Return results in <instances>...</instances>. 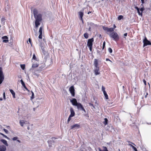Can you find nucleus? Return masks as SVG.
Here are the masks:
<instances>
[{
	"instance_id": "f257e3e1",
	"label": "nucleus",
	"mask_w": 151,
	"mask_h": 151,
	"mask_svg": "<svg viewBox=\"0 0 151 151\" xmlns=\"http://www.w3.org/2000/svg\"><path fill=\"white\" fill-rule=\"evenodd\" d=\"M109 36L116 42L118 41L119 40V37L117 33L116 32H112L109 34Z\"/></svg>"
},
{
	"instance_id": "f03ea898",
	"label": "nucleus",
	"mask_w": 151,
	"mask_h": 151,
	"mask_svg": "<svg viewBox=\"0 0 151 151\" xmlns=\"http://www.w3.org/2000/svg\"><path fill=\"white\" fill-rule=\"evenodd\" d=\"M116 27V25L114 24V27H111L109 28L108 27L103 26L102 28L106 32V33L108 34H109L107 33V32H111L114 31V29Z\"/></svg>"
},
{
	"instance_id": "7ed1b4c3",
	"label": "nucleus",
	"mask_w": 151,
	"mask_h": 151,
	"mask_svg": "<svg viewBox=\"0 0 151 151\" xmlns=\"http://www.w3.org/2000/svg\"><path fill=\"white\" fill-rule=\"evenodd\" d=\"M94 41V39L93 38L91 39H89L87 43V46L89 48V50L91 51L92 50V47L93 46V43Z\"/></svg>"
},
{
	"instance_id": "20e7f679",
	"label": "nucleus",
	"mask_w": 151,
	"mask_h": 151,
	"mask_svg": "<svg viewBox=\"0 0 151 151\" xmlns=\"http://www.w3.org/2000/svg\"><path fill=\"white\" fill-rule=\"evenodd\" d=\"M4 79V76L3 73L2 68L0 67V85L2 83Z\"/></svg>"
},
{
	"instance_id": "39448f33",
	"label": "nucleus",
	"mask_w": 151,
	"mask_h": 151,
	"mask_svg": "<svg viewBox=\"0 0 151 151\" xmlns=\"http://www.w3.org/2000/svg\"><path fill=\"white\" fill-rule=\"evenodd\" d=\"M143 47H144L147 45H151V42L147 40L146 37H145L144 39L143 40Z\"/></svg>"
},
{
	"instance_id": "423d86ee",
	"label": "nucleus",
	"mask_w": 151,
	"mask_h": 151,
	"mask_svg": "<svg viewBox=\"0 0 151 151\" xmlns=\"http://www.w3.org/2000/svg\"><path fill=\"white\" fill-rule=\"evenodd\" d=\"M76 106H77V108L78 110H82L85 113L86 112V110L84 109L82 105L80 103H78V104Z\"/></svg>"
},
{
	"instance_id": "0eeeda50",
	"label": "nucleus",
	"mask_w": 151,
	"mask_h": 151,
	"mask_svg": "<svg viewBox=\"0 0 151 151\" xmlns=\"http://www.w3.org/2000/svg\"><path fill=\"white\" fill-rule=\"evenodd\" d=\"M69 91L72 96H74L75 95V89L73 86H71L69 89Z\"/></svg>"
},
{
	"instance_id": "6e6552de",
	"label": "nucleus",
	"mask_w": 151,
	"mask_h": 151,
	"mask_svg": "<svg viewBox=\"0 0 151 151\" xmlns=\"http://www.w3.org/2000/svg\"><path fill=\"white\" fill-rule=\"evenodd\" d=\"M81 126L79 124H76L71 126L70 129H78L80 128H81Z\"/></svg>"
},
{
	"instance_id": "1a4fd4ad",
	"label": "nucleus",
	"mask_w": 151,
	"mask_h": 151,
	"mask_svg": "<svg viewBox=\"0 0 151 151\" xmlns=\"http://www.w3.org/2000/svg\"><path fill=\"white\" fill-rule=\"evenodd\" d=\"M99 67H95L93 72L96 75H97L100 74Z\"/></svg>"
},
{
	"instance_id": "9d476101",
	"label": "nucleus",
	"mask_w": 151,
	"mask_h": 151,
	"mask_svg": "<svg viewBox=\"0 0 151 151\" xmlns=\"http://www.w3.org/2000/svg\"><path fill=\"white\" fill-rule=\"evenodd\" d=\"M70 101L71 102L73 105L74 106H76L78 104V103L77 102L76 99L75 98H73L72 100H70Z\"/></svg>"
},
{
	"instance_id": "9b49d317",
	"label": "nucleus",
	"mask_w": 151,
	"mask_h": 151,
	"mask_svg": "<svg viewBox=\"0 0 151 151\" xmlns=\"http://www.w3.org/2000/svg\"><path fill=\"white\" fill-rule=\"evenodd\" d=\"M35 20L41 21L42 20V15L40 14H38L37 15L35 16Z\"/></svg>"
},
{
	"instance_id": "f8f14e48",
	"label": "nucleus",
	"mask_w": 151,
	"mask_h": 151,
	"mask_svg": "<svg viewBox=\"0 0 151 151\" xmlns=\"http://www.w3.org/2000/svg\"><path fill=\"white\" fill-rule=\"evenodd\" d=\"M93 65L95 67H99V61L96 59H94Z\"/></svg>"
},
{
	"instance_id": "ddd939ff",
	"label": "nucleus",
	"mask_w": 151,
	"mask_h": 151,
	"mask_svg": "<svg viewBox=\"0 0 151 151\" xmlns=\"http://www.w3.org/2000/svg\"><path fill=\"white\" fill-rule=\"evenodd\" d=\"M2 39L3 40V42L7 43L9 41L8 38L6 36H5L2 37Z\"/></svg>"
},
{
	"instance_id": "4468645a",
	"label": "nucleus",
	"mask_w": 151,
	"mask_h": 151,
	"mask_svg": "<svg viewBox=\"0 0 151 151\" xmlns=\"http://www.w3.org/2000/svg\"><path fill=\"white\" fill-rule=\"evenodd\" d=\"M79 15V17L80 18V20L82 21V22H83V12H79L78 13Z\"/></svg>"
},
{
	"instance_id": "2eb2a0df",
	"label": "nucleus",
	"mask_w": 151,
	"mask_h": 151,
	"mask_svg": "<svg viewBox=\"0 0 151 151\" xmlns=\"http://www.w3.org/2000/svg\"><path fill=\"white\" fill-rule=\"evenodd\" d=\"M20 82H21V83L22 85V86L24 87V88L28 92H29V90L26 87L25 84L24 83V81H23V80L22 79H21L20 80Z\"/></svg>"
},
{
	"instance_id": "dca6fc26",
	"label": "nucleus",
	"mask_w": 151,
	"mask_h": 151,
	"mask_svg": "<svg viewBox=\"0 0 151 151\" xmlns=\"http://www.w3.org/2000/svg\"><path fill=\"white\" fill-rule=\"evenodd\" d=\"M70 117H73L75 116V113L72 108H70Z\"/></svg>"
},
{
	"instance_id": "f3484780",
	"label": "nucleus",
	"mask_w": 151,
	"mask_h": 151,
	"mask_svg": "<svg viewBox=\"0 0 151 151\" xmlns=\"http://www.w3.org/2000/svg\"><path fill=\"white\" fill-rule=\"evenodd\" d=\"M41 21L35 20V26L36 28H37L38 27L39 25L40 24V22Z\"/></svg>"
},
{
	"instance_id": "a211bd4d",
	"label": "nucleus",
	"mask_w": 151,
	"mask_h": 151,
	"mask_svg": "<svg viewBox=\"0 0 151 151\" xmlns=\"http://www.w3.org/2000/svg\"><path fill=\"white\" fill-rule=\"evenodd\" d=\"M33 14L34 17H35V16L37 15L38 12L37 9L35 8L34 9L33 11Z\"/></svg>"
},
{
	"instance_id": "6ab92c4d",
	"label": "nucleus",
	"mask_w": 151,
	"mask_h": 151,
	"mask_svg": "<svg viewBox=\"0 0 151 151\" xmlns=\"http://www.w3.org/2000/svg\"><path fill=\"white\" fill-rule=\"evenodd\" d=\"M6 150V147L4 145H2L0 147V151H5Z\"/></svg>"
},
{
	"instance_id": "aec40b11",
	"label": "nucleus",
	"mask_w": 151,
	"mask_h": 151,
	"mask_svg": "<svg viewBox=\"0 0 151 151\" xmlns=\"http://www.w3.org/2000/svg\"><path fill=\"white\" fill-rule=\"evenodd\" d=\"M9 91L12 94L13 98H15V94L14 91L13 90L11 89H9Z\"/></svg>"
},
{
	"instance_id": "412c9836",
	"label": "nucleus",
	"mask_w": 151,
	"mask_h": 151,
	"mask_svg": "<svg viewBox=\"0 0 151 151\" xmlns=\"http://www.w3.org/2000/svg\"><path fill=\"white\" fill-rule=\"evenodd\" d=\"M1 142H2L5 145H6V146H8V144L7 143V141L4 139H1Z\"/></svg>"
},
{
	"instance_id": "4be33fe9",
	"label": "nucleus",
	"mask_w": 151,
	"mask_h": 151,
	"mask_svg": "<svg viewBox=\"0 0 151 151\" xmlns=\"http://www.w3.org/2000/svg\"><path fill=\"white\" fill-rule=\"evenodd\" d=\"M103 148V150H102L100 148H99V151H108L107 147L105 146H103L102 147Z\"/></svg>"
},
{
	"instance_id": "5701e85b",
	"label": "nucleus",
	"mask_w": 151,
	"mask_h": 151,
	"mask_svg": "<svg viewBox=\"0 0 151 151\" xmlns=\"http://www.w3.org/2000/svg\"><path fill=\"white\" fill-rule=\"evenodd\" d=\"M39 66V64L37 63H36L33 64L32 65V68H35L38 67Z\"/></svg>"
},
{
	"instance_id": "b1692460",
	"label": "nucleus",
	"mask_w": 151,
	"mask_h": 151,
	"mask_svg": "<svg viewBox=\"0 0 151 151\" xmlns=\"http://www.w3.org/2000/svg\"><path fill=\"white\" fill-rule=\"evenodd\" d=\"M40 46L41 48V49L42 50V52L44 53V52H45V49L44 47L42 46V45L41 44L40 45Z\"/></svg>"
},
{
	"instance_id": "393cba45",
	"label": "nucleus",
	"mask_w": 151,
	"mask_h": 151,
	"mask_svg": "<svg viewBox=\"0 0 151 151\" xmlns=\"http://www.w3.org/2000/svg\"><path fill=\"white\" fill-rule=\"evenodd\" d=\"M104 121L103 122L105 125H106L108 124V120L106 118L104 119Z\"/></svg>"
},
{
	"instance_id": "a878e982",
	"label": "nucleus",
	"mask_w": 151,
	"mask_h": 151,
	"mask_svg": "<svg viewBox=\"0 0 151 151\" xmlns=\"http://www.w3.org/2000/svg\"><path fill=\"white\" fill-rule=\"evenodd\" d=\"M104 94L105 96V98L107 99H109L108 96V95L107 94L106 91H104Z\"/></svg>"
},
{
	"instance_id": "bb28decb",
	"label": "nucleus",
	"mask_w": 151,
	"mask_h": 151,
	"mask_svg": "<svg viewBox=\"0 0 151 151\" xmlns=\"http://www.w3.org/2000/svg\"><path fill=\"white\" fill-rule=\"evenodd\" d=\"M84 36L85 38L88 39L89 37L88 34L87 32L85 33L84 34Z\"/></svg>"
},
{
	"instance_id": "cd10ccee",
	"label": "nucleus",
	"mask_w": 151,
	"mask_h": 151,
	"mask_svg": "<svg viewBox=\"0 0 151 151\" xmlns=\"http://www.w3.org/2000/svg\"><path fill=\"white\" fill-rule=\"evenodd\" d=\"M129 145L135 151H137V148L135 147L130 144H129Z\"/></svg>"
},
{
	"instance_id": "c85d7f7f",
	"label": "nucleus",
	"mask_w": 151,
	"mask_h": 151,
	"mask_svg": "<svg viewBox=\"0 0 151 151\" xmlns=\"http://www.w3.org/2000/svg\"><path fill=\"white\" fill-rule=\"evenodd\" d=\"M21 126L23 127L24 125V124L25 123L24 121L23 120H20L19 122Z\"/></svg>"
},
{
	"instance_id": "c756f323",
	"label": "nucleus",
	"mask_w": 151,
	"mask_h": 151,
	"mask_svg": "<svg viewBox=\"0 0 151 151\" xmlns=\"http://www.w3.org/2000/svg\"><path fill=\"white\" fill-rule=\"evenodd\" d=\"M20 67L22 69L24 70L25 68V64H21L20 65Z\"/></svg>"
},
{
	"instance_id": "7c9ffc66",
	"label": "nucleus",
	"mask_w": 151,
	"mask_h": 151,
	"mask_svg": "<svg viewBox=\"0 0 151 151\" xmlns=\"http://www.w3.org/2000/svg\"><path fill=\"white\" fill-rule=\"evenodd\" d=\"M42 27H40V28L39 30V33L40 34H42Z\"/></svg>"
},
{
	"instance_id": "2f4dec72",
	"label": "nucleus",
	"mask_w": 151,
	"mask_h": 151,
	"mask_svg": "<svg viewBox=\"0 0 151 151\" xmlns=\"http://www.w3.org/2000/svg\"><path fill=\"white\" fill-rule=\"evenodd\" d=\"M123 17L122 15H119L118 17V20H120L123 19Z\"/></svg>"
},
{
	"instance_id": "473e14b6",
	"label": "nucleus",
	"mask_w": 151,
	"mask_h": 151,
	"mask_svg": "<svg viewBox=\"0 0 151 151\" xmlns=\"http://www.w3.org/2000/svg\"><path fill=\"white\" fill-rule=\"evenodd\" d=\"M31 92L32 93V95L31 97V100H32L34 98V93L32 91H31Z\"/></svg>"
},
{
	"instance_id": "72a5a7b5",
	"label": "nucleus",
	"mask_w": 151,
	"mask_h": 151,
	"mask_svg": "<svg viewBox=\"0 0 151 151\" xmlns=\"http://www.w3.org/2000/svg\"><path fill=\"white\" fill-rule=\"evenodd\" d=\"M32 59H34V60H35L37 61V59L36 58L35 55V54H34L33 55Z\"/></svg>"
},
{
	"instance_id": "f704fd0d",
	"label": "nucleus",
	"mask_w": 151,
	"mask_h": 151,
	"mask_svg": "<svg viewBox=\"0 0 151 151\" xmlns=\"http://www.w3.org/2000/svg\"><path fill=\"white\" fill-rule=\"evenodd\" d=\"M105 44H106V42L105 41H104L103 42V47H102V49L103 50L104 48H105Z\"/></svg>"
},
{
	"instance_id": "c9c22d12",
	"label": "nucleus",
	"mask_w": 151,
	"mask_h": 151,
	"mask_svg": "<svg viewBox=\"0 0 151 151\" xmlns=\"http://www.w3.org/2000/svg\"><path fill=\"white\" fill-rule=\"evenodd\" d=\"M108 50L110 53H111L112 52V50L110 47H109L108 48Z\"/></svg>"
},
{
	"instance_id": "e433bc0d",
	"label": "nucleus",
	"mask_w": 151,
	"mask_h": 151,
	"mask_svg": "<svg viewBox=\"0 0 151 151\" xmlns=\"http://www.w3.org/2000/svg\"><path fill=\"white\" fill-rule=\"evenodd\" d=\"M0 134L2 135L4 137H5V138H6L7 139H8L9 138L6 135H4V134H2V133H0Z\"/></svg>"
},
{
	"instance_id": "4c0bfd02",
	"label": "nucleus",
	"mask_w": 151,
	"mask_h": 151,
	"mask_svg": "<svg viewBox=\"0 0 151 151\" xmlns=\"http://www.w3.org/2000/svg\"><path fill=\"white\" fill-rule=\"evenodd\" d=\"M70 117V116H69L68 119V120H67V123H69V122L71 120V117Z\"/></svg>"
},
{
	"instance_id": "58836bf2",
	"label": "nucleus",
	"mask_w": 151,
	"mask_h": 151,
	"mask_svg": "<svg viewBox=\"0 0 151 151\" xmlns=\"http://www.w3.org/2000/svg\"><path fill=\"white\" fill-rule=\"evenodd\" d=\"M137 12L138 13V14L139 15H141V16H142V12L141 13H140V12H139V10H137Z\"/></svg>"
},
{
	"instance_id": "ea45409f",
	"label": "nucleus",
	"mask_w": 151,
	"mask_h": 151,
	"mask_svg": "<svg viewBox=\"0 0 151 151\" xmlns=\"http://www.w3.org/2000/svg\"><path fill=\"white\" fill-rule=\"evenodd\" d=\"M3 98L4 100L6 99V96H5V92H4L3 94Z\"/></svg>"
},
{
	"instance_id": "a19ab883",
	"label": "nucleus",
	"mask_w": 151,
	"mask_h": 151,
	"mask_svg": "<svg viewBox=\"0 0 151 151\" xmlns=\"http://www.w3.org/2000/svg\"><path fill=\"white\" fill-rule=\"evenodd\" d=\"M18 137H14L12 138V140L14 141L17 140Z\"/></svg>"
},
{
	"instance_id": "79ce46f5",
	"label": "nucleus",
	"mask_w": 151,
	"mask_h": 151,
	"mask_svg": "<svg viewBox=\"0 0 151 151\" xmlns=\"http://www.w3.org/2000/svg\"><path fill=\"white\" fill-rule=\"evenodd\" d=\"M3 130L6 134H7L8 133V131L7 130H6V129H3Z\"/></svg>"
},
{
	"instance_id": "37998d69",
	"label": "nucleus",
	"mask_w": 151,
	"mask_h": 151,
	"mask_svg": "<svg viewBox=\"0 0 151 151\" xmlns=\"http://www.w3.org/2000/svg\"><path fill=\"white\" fill-rule=\"evenodd\" d=\"M28 41H29V42L30 43L31 45H32V42L31 41V39L30 38H29Z\"/></svg>"
},
{
	"instance_id": "c03bdc74",
	"label": "nucleus",
	"mask_w": 151,
	"mask_h": 151,
	"mask_svg": "<svg viewBox=\"0 0 151 151\" xmlns=\"http://www.w3.org/2000/svg\"><path fill=\"white\" fill-rule=\"evenodd\" d=\"M42 34H40L38 37L39 39H41L42 38Z\"/></svg>"
},
{
	"instance_id": "a18cd8bd",
	"label": "nucleus",
	"mask_w": 151,
	"mask_h": 151,
	"mask_svg": "<svg viewBox=\"0 0 151 151\" xmlns=\"http://www.w3.org/2000/svg\"><path fill=\"white\" fill-rule=\"evenodd\" d=\"M105 88L103 86H102V91H103V92L104 91H105Z\"/></svg>"
},
{
	"instance_id": "49530a36",
	"label": "nucleus",
	"mask_w": 151,
	"mask_h": 151,
	"mask_svg": "<svg viewBox=\"0 0 151 151\" xmlns=\"http://www.w3.org/2000/svg\"><path fill=\"white\" fill-rule=\"evenodd\" d=\"M144 9H144V7H142L140 9V11H141L142 12V11L144 10Z\"/></svg>"
},
{
	"instance_id": "de8ad7c7",
	"label": "nucleus",
	"mask_w": 151,
	"mask_h": 151,
	"mask_svg": "<svg viewBox=\"0 0 151 151\" xmlns=\"http://www.w3.org/2000/svg\"><path fill=\"white\" fill-rule=\"evenodd\" d=\"M89 104L90 106H93V107L94 108V106L93 105V104L91 103H89Z\"/></svg>"
},
{
	"instance_id": "09e8293b",
	"label": "nucleus",
	"mask_w": 151,
	"mask_h": 151,
	"mask_svg": "<svg viewBox=\"0 0 151 151\" xmlns=\"http://www.w3.org/2000/svg\"><path fill=\"white\" fill-rule=\"evenodd\" d=\"M143 81L145 85H146V81L145 79H143Z\"/></svg>"
},
{
	"instance_id": "8fccbe9b",
	"label": "nucleus",
	"mask_w": 151,
	"mask_h": 151,
	"mask_svg": "<svg viewBox=\"0 0 151 151\" xmlns=\"http://www.w3.org/2000/svg\"><path fill=\"white\" fill-rule=\"evenodd\" d=\"M135 9H136L137 10V11L138 10H139V8H138V7L137 6H136L135 7Z\"/></svg>"
},
{
	"instance_id": "3c124183",
	"label": "nucleus",
	"mask_w": 151,
	"mask_h": 151,
	"mask_svg": "<svg viewBox=\"0 0 151 151\" xmlns=\"http://www.w3.org/2000/svg\"><path fill=\"white\" fill-rule=\"evenodd\" d=\"M106 61H110L111 63H112V62L109 58H106Z\"/></svg>"
},
{
	"instance_id": "603ef678",
	"label": "nucleus",
	"mask_w": 151,
	"mask_h": 151,
	"mask_svg": "<svg viewBox=\"0 0 151 151\" xmlns=\"http://www.w3.org/2000/svg\"><path fill=\"white\" fill-rule=\"evenodd\" d=\"M5 20V19L4 18H2L1 19V22H3V21H4Z\"/></svg>"
},
{
	"instance_id": "864d4df0",
	"label": "nucleus",
	"mask_w": 151,
	"mask_h": 151,
	"mask_svg": "<svg viewBox=\"0 0 151 151\" xmlns=\"http://www.w3.org/2000/svg\"><path fill=\"white\" fill-rule=\"evenodd\" d=\"M142 4H144L145 3L144 0H141Z\"/></svg>"
},
{
	"instance_id": "5fc2aeb1",
	"label": "nucleus",
	"mask_w": 151,
	"mask_h": 151,
	"mask_svg": "<svg viewBox=\"0 0 151 151\" xmlns=\"http://www.w3.org/2000/svg\"><path fill=\"white\" fill-rule=\"evenodd\" d=\"M127 33H125L124 34V36H127Z\"/></svg>"
},
{
	"instance_id": "6e6d98bb",
	"label": "nucleus",
	"mask_w": 151,
	"mask_h": 151,
	"mask_svg": "<svg viewBox=\"0 0 151 151\" xmlns=\"http://www.w3.org/2000/svg\"><path fill=\"white\" fill-rule=\"evenodd\" d=\"M128 142L131 143H132V144H133V145H135V144H134L132 142H130V141H128Z\"/></svg>"
},
{
	"instance_id": "4d7b16f0",
	"label": "nucleus",
	"mask_w": 151,
	"mask_h": 151,
	"mask_svg": "<svg viewBox=\"0 0 151 151\" xmlns=\"http://www.w3.org/2000/svg\"><path fill=\"white\" fill-rule=\"evenodd\" d=\"M27 130H29V129H30V127H29V126H28V127H27Z\"/></svg>"
},
{
	"instance_id": "13d9d810",
	"label": "nucleus",
	"mask_w": 151,
	"mask_h": 151,
	"mask_svg": "<svg viewBox=\"0 0 151 151\" xmlns=\"http://www.w3.org/2000/svg\"><path fill=\"white\" fill-rule=\"evenodd\" d=\"M17 141L19 143H20L21 142L19 140H17Z\"/></svg>"
},
{
	"instance_id": "bf43d9fd",
	"label": "nucleus",
	"mask_w": 151,
	"mask_h": 151,
	"mask_svg": "<svg viewBox=\"0 0 151 151\" xmlns=\"http://www.w3.org/2000/svg\"><path fill=\"white\" fill-rule=\"evenodd\" d=\"M91 13V12H88V14H89L90 13Z\"/></svg>"
},
{
	"instance_id": "052dcab7",
	"label": "nucleus",
	"mask_w": 151,
	"mask_h": 151,
	"mask_svg": "<svg viewBox=\"0 0 151 151\" xmlns=\"http://www.w3.org/2000/svg\"><path fill=\"white\" fill-rule=\"evenodd\" d=\"M3 100V99L2 98H0V101H2Z\"/></svg>"
},
{
	"instance_id": "680f3d73",
	"label": "nucleus",
	"mask_w": 151,
	"mask_h": 151,
	"mask_svg": "<svg viewBox=\"0 0 151 151\" xmlns=\"http://www.w3.org/2000/svg\"><path fill=\"white\" fill-rule=\"evenodd\" d=\"M7 127H9V126H8Z\"/></svg>"
}]
</instances>
